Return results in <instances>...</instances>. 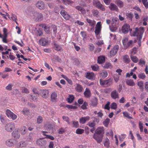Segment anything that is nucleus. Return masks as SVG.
<instances>
[{"mask_svg":"<svg viewBox=\"0 0 148 148\" xmlns=\"http://www.w3.org/2000/svg\"><path fill=\"white\" fill-rule=\"evenodd\" d=\"M144 31V29L143 27H141L139 28L136 27L135 30L133 32V36H136L137 39L140 41Z\"/></svg>","mask_w":148,"mask_h":148,"instance_id":"nucleus-1","label":"nucleus"},{"mask_svg":"<svg viewBox=\"0 0 148 148\" xmlns=\"http://www.w3.org/2000/svg\"><path fill=\"white\" fill-rule=\"evenodd\" d=\"M122 42L124 48L127 49L133 46V41L132 40H129L128 37H126L123 39Z\"/></svg>","mask_w":148,"mask_h":148,"instance_id":"nucleus-2","label":"nucleus"},{"mask_svg":"<svg viewBox=\"0 0 148 148\" xmlns=\"http://www.w3.org/2000/svg\"><path fill=\"white\" fill-rule=\"evenodd\" d=\"M112 80V78H110L108 79L105 80H103L100 79L99 80V82L101 85L107 87L109 86L111 84Z\"/></svg>","mask_w":148,"mask_h":148,"instance_id":"nucleus-3","label":"nucleus"},{"mask_svg":"<svg viewBox=\"0 0 148 148\" xmlns=\"http://www.w3.org/2000/svg\"><path fill=\"white\" fill-rule=\"evenodd\" d=\"M15 127V125L13 123H10L6 124L5 126V130L8 132H11Z\"/></svg>","mask_w":148,"mask_h":148,"instance_id":"nucleus-4","label":"nucleus"},{"mask_svg":"<svg viewBox=\"0 0 148 148\" xmlns=\"http://www.w3.org/2000/svg\"><path fill=\"white\" fill-rule=\"evenodd\" d=\"M101 27V22L99 21L97 23L95 27V31L96 36L98 35L100 32Z\"/></svg>","mask_w":148,"mask_h":148,"instance_id":"nucleus-5","label":"nucleus"},{"mask_svg":"<svg viewBox=\"0 0 148 148\" xmlns=\"http://www.w3.org/2000/svg\"><path fill=\"white\" fill-rule=\"evenodd\" d=\"M6 114L8 117H10L13 120L16 119L17 117L16 115L13 113L11 111L8 109L6 110Z\"/></svg>","mask_w":148,"mask_h":148,"instance_id":"nucleus-6","label":"nucleus"},{"mask_svg":"<svg viewBox=\"0 0 148 148\" xmlns=\"http://www.w3.org/2000/svg\"><path fill=\"white\" fill-rule=\"evenodd\" d=\"M19 129L15 130L12 133V136L16 139H18L20 137V134L18 133Z\"/></svg>","mask_w":148,"mask_h":148,"instance_id":"nucleus-7","label":"nucleus"},{"mask_svg":"<svg viewBox=\"0 0 148 148\" xmlns=\"http://www.w3.org/2000/svg\"><path fill=\"white\" fill-rule=\"evenodd\" d=\"M34 18L37 21H41L43 18V16L41 13L35 12L34 14Z\"/></svg>","mask_w":148,"mask_h":148,"instance_id":"nucleus-8","label":"nucleus"},{"mask_svg":"<svg viewBox=\"0 0 148 148\" xmlns=\"http://www.w3.org/2000/svg\"><path fill=\"white\" fill-rule=\"evenodd\" d=\"M130 30V26L127 24L124 25L122 27L121 29L123 32L125 34L127 33Z\"/></svg>","mask_w":148,"mask_h":148,"instance_id":"nucleus-9","label":"nucleus"},{"mask_svg":"<svg viewBox=\"0 0 148 148\" xmlns=\"http://www.w3.org/2000/svg\"><path fill=\"white\" fill-rule=\"evenodd\" d=\"M39 42L40 44L42 46L48 45L50 42V41L48 39L45 38L40 39Z\"/></svg>","mask_w":148,"mask_h":148,"instance_id":"nucleus-10","label":"nucleus"},{"mask_svg":"<svg viewBox=\"0 0 148 148\" xmlns=\"http://www.w3.org/2000/svg\"><path fill=\"white\" fill-rule=\"evenodd\" d=\"M60 13L64 18L66 20H68L71 18V16L63 10H62Z\"/></svg>","mask_w":148,"mask_h":148,"instance_id":"nucleus-11","label":"nucleus"},{"mask_svg":"<svg viewBox=\"0 0 148 148\" xmlns=\"http://www.w3.org/2000/svg\"><path fill=\"white\" fill-rule=\"evenodd\" d=\"M86 77L88 79L94 80L95 79V75L93 72H87L86 75Z\"/></svg>","mask_w":148,"mask_h":148,"instance_id":"nucleus-12","label":"nucleus"},{"mask_svg":"<svg viewBox=\"0 0 148 148\" xmlns=\"http://www.w3.org/2000/svg\"><path fill=\"white\" fill-rule=\"evenodd\" d=\"M119 49V46L116 45L114 46L112 49L110 51V54L111 56H113L116 53Z\"/></svg>","mask_w":148,"mask_h":148,"instance_id":"nucleus-13","label":"nucleus"},{"mask_svg":"<svg viewBox=\"0 0 148 148\" xmlns=\"http://www.w3.org/2000/svg\"><path fill=\"white\" fill-rule=\"evenodd\" d=\"M110 96L111 97L114 99H119V94L116 90H113L111 93Z\"/></svg>","mask_w":148,"mask_h":148,"instance_id":"nucleus-14","label":"nucleus"},{"mask_svg":"<svg viewBox=\"0 0 148 148\" xmlns=\"http://www.w3.org/2000/svg\"><path fill=\"white\" fill-rule=\"evenodd\" d=\"M75 90L78 92L80 93L82 92L83 90V86L81 85L76 84L75 85Z\"/></svg>","mask_w":148,"mask_h":148,"instance_id":"nucleus-15","label":"nucleus"},{"mask_svg":"<svg viewBox=\"0 0 148 148\" xmlns=\"http://www.w3.org/2000/svg\"><path fill=\"white\" fill-rule=\"evenodd\" d=\"M36 6L38 9L42 10L43 9L45 8V5L43 2L42 1H38L36 4Z\"/></svg>","mask_w":148,"mask_h":148,"instance_id":"nucleus-16","label":"nucleus"},{"mask_svg":"<svg viewBox=\"0 0 148 148\" xmlns=\"http://www.w3.org/2000/svg\"><path fill=\"white\" fill-rule=\"evenodd\" d=\"M41 96L44 98H46L48 97L49 92L47 90H42L41 92Z\"/></svg>","mask_w":148,"mask_h":148,"instance_id":"nucleus-17","label":"nucleus"},{"mask_svg":"<svg viewBox=\"0 0 148 148\" xmlns=\"http://www.w3.org/2000/svg\"><path fill=\"white\" fill-rule=\"evenodd\" d=\"M46 141L41 138L37 140L36 141V144L40 146L44 145L46 144Z\"/></svg>","mask_w":148,"mask_h":148,"instance_id":"nucleus-18","label":"nucleus"},{"mask_svg":"<svg viewBox=\"0 0 148 148\" xmlns=\"http://www.w3.org/2000/svg\"><path fill=\"white\" fill-rule=\"evenodd\" d=\"M118 19L116 17H113L112 19V27H114L119 23Z\"/></svg>","mask_w":148,"mask_h":148,"instance_id":"nucleus-19","label":"nucleus"},{"mask_svg":"<svg viewBox=\"0 0 148 148\" xmlns=\"http://www.w3.org/2000/svg\"><path fill=\"white\" fill-rule=\"evenodd\" d=\"M19 131H20L21 135H24L25 134L27 131V128L24 126H23L19 129Z\"/></svg>","mask_w":148,"mask_h":148,"instance_id":"nucleus-20","label":"nucleus"},{"mask_svg":"<svg viewBox=\"0 0 148 148\" xmlns=\"http://www.w3.org/2000/svg\"><path fill=\"white\" fill-rule=\"evenodd\" d=\"M14 140L13 139H9L7 140L5 142V144L9 147H12L14 145Z\"/></svg>","mask_w":148,"mask_h":148,"instance_id":"nucleus-21","label":"nucleus"},{"mask_svg":"<svg viewBox=\"0 0 148 148\" xmlns=\"http://www.w3.org/2000/svg\"><path fill=\"white\" fill-rule=\"evenodd\" d=\"M57 94L55 92H53L51 96V101L52 102H56L57 99Z\"/></svg>","mask_w":148,"mask_h":148,"instance_id":"nucleus-22","label":"nucleus"},{"mask_svg":"<svg viewBox=\"0 0 148 148\" xmlns=\"http://www.w3.org/2000/svg\"><path fill=\"white\" fill-rule=\"evenodd\" d=\"M90 117L89 116H87L85 117H82L79 119V122L80 123L83 124L85 123L86 121H89Z\"/></svg>","mask_w":148,"mask_h":148,"instance_id":"nucleus-23","label":"nucleus"},{"mask_svg":"<svg viewBox=\"0 0 148 148\" xmlns=\"http://www.w3.org/2000/svg\"><path fill=\"white\" fill-rule=\"evenodd\" d=\"M104 129L103 127H99L96 130L95 132L97 134H100L104 132Z\"/></svg>","mask_w":148,"mask_h":148,"instance_id":"nucleus-24","label":"nucleus"},{"mask_svg":"<svg viewBox=\"0 0 148 148\" xmlns=\"http://www.w3.org/2000/svg\"><path fill=\"white\" fill-rule=\"evenodd\" d=\"M109 8L111 10L118 11L119 9L117 6L114 4L111 3L109 6Z\"/></svg>","mask_w":148,"mask_h":148,"instance_id":"nucleus-25","label":"nucleus"},{"mask_svg":"<svg viewBox=\"0 0 148 148\" xmlns=\"http://www.w3.org/2000/svg\"><path fill=\"white\" fill-rule=\"evenodd\" d=\"M93 137L98 143H100L102 141V138L99 136L96 135L95 134H94Z\"/></svg>","mask_w":148,"mask_h":148,"instance_id":"nucleus-26","label":"nucleus"},{"mask_svg":"<svg viewBox=\"0 0 148 148\" xmlns=\"http://www.w3.org/2000/svg\"><path fill=\"white\" fill-rule=\"evenodd\" d=\"M105 58L103 56H100L98 57L97 59L98 62L99 64H102L105 62Z\"/></svg>","mask_w":148,"mask_h":148,"instance_id":"nucleus-27","label":"nucleus"},{"mask_svg":"<svg viewBox=\"0 0 148 148\" xmlns=\"http://www.w3.org/2000/svg\"><path fill=\"white\" fill-rule=\"evenodd\" d=\"M99 73L100 76L103 78H105L108 75L107 72L104 70L100 71Z\"/></svg>","mask_w":148,"mask_h":148,"instance_id":"nucleus-28","label":"nucleus"},{"mask_svg":"<svg viewBox=\"0 0 148 148\" xmlns=\"http://www.w3.org/2000/svg\"><path fill=\"white\" fill-rule=\"evenodd\" d=\"M84 94L86 97H90L91 96V92L90 90L88 88H86Z\"/></svg>","mask_w":148,"mask_h":148,"instance_id":"nucleus-29","label":"nucleus"},{"mask_svg":"<svg viewBox=\"0 0 148 148\" xmlns=\"http://www.w3.org/2000/svg\"><path fill=\"white\" fill-rule=\"evenodd\" d=\"M86 20L90 26L94 27L95 25L96 21H95L92 20L88 18H86Z\"/></svg>","mask_w":148,"mask_h":148,"instance_id":"nucleus-30","label":"nucleus"},{"mask_svg":"<svg viewBox=\"0 0 148 148\" xmlns=\"http://www.w3.org/2000/svg\"><path fill=\"white\" fill-rule=\"evenodd\" d=\"M126 84L130 86H133L135 85V83L133 80L131 79H127L126 81Z\"/></svg>","mask_w":148,"mask_h":148,"instance_id":"nucleus-31","label":"nucleus"},{"mask_svg":"<svg viewBox=\"0 0 148 148\" xmlns=\"http://www.w3.org/2000/svg\"><path fill=\"white\" fill-rule=\"evenodd\" d=\"M103 144L105 147L108 148L110 147V140L108 138L105 139L103 142Z\"/></svg>","mask_w":148,"mask_h":148,"instance_id":"nucleus-32","label":"nucleus"},{"mask_svg":"<svg viewBox=\"0 0 148 148\" xmlns=\"http://www.w3.org/2000/svg\"><path fill=\"white\" fill-rule=\"evenodd\" d=\"M123 60L125 63H129L130 60L129 56L127 55H125L123 57Z\"/></svg>","mask_w":148,"mask_h":148,"instance_id":"nucleus-33","label":"nucleus"},{"mask_svg":"<svg viewBox=\"0 0 148 148\" xmlns=\"http://www.w3.org/2000/svg\"><path fill=\"white\" fill-rule=\"evenodd\" d=\"M45 31L47 34H49L52 30V28L48 26H45L44 27Z\"/></svg>","mask_w":148,"mask_h":148,"instance_id":"nucleus-34","label":"nucleus"},{"mask_svg":"<svg viewBox=\"0 0 148 148\" xmlns=\"http://www.w3.org/2000/svg\"><path fill=\"white\" fill-rule=\"evenodd\" d=\"M75 8L80 11L81 13L83 14H85L86 12V10L81 7L79 6H77L75 7Z\"/></svg>","mask_w":148,"mask_h":148,"instance_id":"nucleus-35","label":"nucleus"},{"mask_svg":"<svg viewBox=\"0 0 148 148\" xmlns=\"http://www.w3.org/2000/svg\"><path fill=\"white\" fill-rule=\"evenodd\" d=\"M115 3L120 8H122L123 6V3L120 0H116V1Z\"/></svg>","mask_w":148,"mask_h":148,"instance_id":"nucleus-36","label":"nucleus"},{"mask_svg":"<svg viewBox=\"0 0 148 148\" xmlns=\"http://www.w3.org/2000/svg\"><path fill=\"white\" fill-rule=\"evenodd\" d=\"M92 13L94 16L98 17L99 16V12L97 10L93 9L92 10Z\"/></svg>","mask_w":148,"mask_h":148,"instance_id":"nucleus-37","label":"nucleus"},{"mask_svg":"<svg viewBox=\"0 0 148 148\" xmlns=\"http://www.w3.org/2000/svg\"><path fill=\"white\" fill-rule=\"evenodd\" d=\"M103 67L105 69H111L112 67V66L110 63L106 62L103 66Z\"/></svg>","mask_w":148,"mask_h":148,"instance_id":"nucleus-38","label":"nucleus"},{"mask_svg":"<svg viewBox=\"0 0 148 148\" xmlns=\"http://www.w3.org/2000/svg\"><path fill=\"white\" fill-rule=\"evenodd\" d=\"M45 128L47 130L51 132L53 128L51 125L50 124H47L45 125Z\"/></svg>","mask_w":148,"mask_h":148,"instance_id":"nucleus-39","label":"nucleus"},{"mask_svg":"<svg viewBox=\"0 0 148 148\" xmlns=\"http://www.w3.org/2000/svg\"><path fill=\"white\" fill-rule=\"evenodd\" d=\"M137 84L139 86L140 89L143 91L144 90V84L143 81H140L138 82Z\"/></svg>","mask_w":148,"mask_h":148,"instance_id":"nucleus-40","label":"nucleus"},{"mask_svg":"<svg viewBox=\"0 0 148 148\" xmlns=\"http://www.w3.org/2000/svg\"><path fill=\"white\" fill-rule=\"evenodd\" d=\"M91 68L92 70L94 71H97L99 70V67L97 64L91 65Z\"/></svg>","mask_w":148,"mask_h":148,"instance_id":"nucleus-41","label":"nucleus"},{"mask_svg":"<svg viewBox=\"0 0 148 148\" xmlns=\"http://www.w3.org/2000/svg\"><path fill=\"white\" fill-rule=\"evenodd\" d=\"M74 97L73 95H69L67 99L68 102L71 103L73 102L74 99Z\"/></svg>","mask_w":148,"mask_h":148,"instance_id":"nucleus-42","label":"nucleus"},{"mask_svg":"<svg viewBox=\"0 0 148 148\" xmlns=\"http://www.w3.org/2000/svg\"><path fill=\"white\" fill-rule=\"evenodd\" d=\"M110 119L109 118H107L103 122V125L106 127H108Z\"/></svg>","mask_w":148,"mask_h":148,"instance_id":"nucleus-43","label":"nucleus"},{"mask_svg":"<svg viewBox=\"0 0 148 148\" xmlns=\"http://www.w3.org/2000/svg\"><path fill=\"white\" fill-rule=\"evenodd\" d=\"M93 4L98 8L101 5L99 1L97 0H94L93 1Z\"/></svg>","mask_w":148,"mask_h":148,"instance_id":"nucleus-44","label":"nucleus"},{"mask_svg":"<svg viewBox=\"0 0 148 148\" xmlns=\"http://www.w3.org/2000/svg\"><path fill=\"white\" fill-rule=\"evenodd\" d=\"M123 116L127 118L128 119H132V117H131L130 116V114L126 112H123Z\"/></svg>","mask_w":148,"mask_h":148,"instance_id":"nucleus-45","label":"nucleus"},{"mask_svg":"<svg viewBox=\"0 0 148 148\" xmlns=\"http://www.w3.org/2000/svg\"><path fill=\"white\" fill-rule=\"evenodd\" d=\"M113 77L115 82L117 83L119 80L120 76L117 74H115L113 75Z\"/></svg>","mask_w":148,"mask_h":148,"instance_id":"nucleus-46","label":"nucleus"},{"mask_svg":"<svg viewBox=\"0 0 148 148\" xmlns=\"http://www.w3.org/2000/svg\"><path fill=\"white\" fill-rule=\"evenodd\" d=\"M84 130L81 129H77L76 130V133L78 134H82L84 132Z\"/></svg>","mask_w":148,"mask_h":148,"instance_id":"nucleus-47","label":"nucleus"},{"mask_svg":"<svg viewBox=\"0 0 148 148\" xmlns=\"http://www.w3.org/2000/svg\"><path fill=\"white\" fill-rule=\"evenodd\" d=\"M54 47L55 50L58 51H60L62 49L61 46L56 44H54Z\"/></svg>","mask_w":148,"mask_h":148,"instance_id":"nucleus-48","label":"nucleus"},{"mask_svg":"<svg viewBox=\"0 0 148 148\" xmlns=\"http://www.w3.org/2000/svg\"><path fill=\"white\" fill-rule=\"evenodd\" d=\"M11 18L12 19L15 21L16 23L18 25V24L16 22V21L17 20V18L16 16L14 14H12L11 15Z\"/></svg>","mask_w":148,"mask_h":148,"instance_id":"nucleus-49","label":"nucleus"},{"mask_svg":"<svg viewBox=\"0 0 148 148\" xmlns=\"http://www.w3.org/2000/svg\"><path fill=\"white\" fill-rule=\"evenodd\" d=\"M87 125L91 127H94L95 125V123L94 121L92 122H89L88 123Z\"/></svg>","mask_w":148,"mask_h":148,"instance_id":"nucleus-50","label":"nucleus"},{"mask_svg":"<svg viewBox=\"0 0 148 148\" xmlns=\"http://www.w3.org/2000/svg\"><path fill=\"white\" fill-rule=\"evenodd\" d=\"M131 58L132 61L135 63H136L138 61L137 58L135 56H131Z\"/></svg>","mask_w":148,"mask_h":148,"instance_id":"nucleus-51","label":"nucleus"},{"mask_svg":"<svg viewBox=\"0 0 148 148\" xmlns=\"http://www.w3.org/2000/svg\"><path fill=\"white\" fill-rule=\"evenodd\" d=\"M62 119L64 121H66L68 124H70L69 119L68 116H63Z\"/></svg>","mask_w":148,"mask_h":148,"instance_id":"nucleus-52","label":"nucleus"},{"mask_svg":"<svg viewBox=\"0 0 148 148\" xmlns=\"http://www.w3.org/2000/svg\"><path fill=\"white\" fill-rule=\"evenodd\" d=\"M42 117L40 116H38L37 119V123L38 124L41 123L42 122Z\"/></svg>","mask_w":148,"mask_h":148,"instance_id":"nucleus-53","label":"nucleus"},{"mask_svg":"<svg viewBox=\"0 0 148 148\" xmlns=\"http://www.w3.org/2000/svg\"><path fill=\"white\" fill-rule=\"evenodd\" d=\"M65 131L64 128L61 127L58 130V133L60 134H61L64 133Z\"/></svg>","mask_w":148,"mask_h":148,"instance_id":"nucleus-54","label":"nucleus"},{"mask_svg":"<svg viewBox=\"0 0 148 148\" xmlns=\"http://www.w3.org/2000/svg\"><path fill=\"white\" fill-rule=\"evenodd\" d=\"M26 146V144L25 142L21 141L20 142L18 145V147H24Z\"/></svg>","mask_w":148,"mask_h":148,"instance_id":"nucleus-55","label":"nucleus"},{"mask_svg":"<svg viewBox=\"0 0 148 148\" xmlns=\"http://www.w3.org/2000/svg\"><path fill=\"white\" fill-rule=\"evenodd\" d=\"M22 112L24 115H27L28 114L29 110L28 108H25L23 109Z\"/></svg>","mask_w":148,"mask_h":148,"instance_id":"nucleus-56","label":"nucleus"},{"mask_svg":"<svg viewBox=\"0 0 148 148\" xmlns=\"http://www.w3.org/2000/svg\"><path fill=\"white\" fill-rule=\"evenodd\" d=\"M139 129L141 132H143V124L141 121H139Z\"/></svg>","mask_w":148,"mask_h":148,"instance_id":"nucleus-57","label":"nucleus"},{"mask_svg":"<svg viewBox=\"0 0 148 148\" xmlns=\"http://www.w3.org/2000/svg\"><path fill=\"white\" fill-rule=\"evenodd\" d=\"M52 30L53 29V34H55L57 32V27L55 25H52L51 26Z\"/></svg>","mask_w":148,"mask_h":148,"instance_id":"nucleus-58","label":"nucleus"},{"mask_svg":"<svg viewBox=\"0 0 148 148\" xmlns=\"http://www.w3.org/2000/svg\"><path fill=\"white\" fill-rule=\"evenodd\" d=\"M117 108V105L115 102H113L111 104V108L112 109L115 110Z\"/></svg>","mask_w":148,"mask_h":148,"instance_id":"nucleus-59","label":"nucleus"},{"mask_svg":"<svg viewBox=\"0 0 148 148\" xmlns=\"http://www.w3.org/2000/svg\"><path fill=\"white\" fill-rule=\"evenodd\" d=\"M72 122L73 127L77 128L79 127V124L78 122L73 121H72Z\"/></svg>","mask_w":148,"mask_h":148,"instance_id":"nucleus-60","label":"nucleus"},{"mask_svg":"<svg viewBox=\"0 0 148 148\" xmlns=\"http://www.w3.org/2000/svg\"><path fill=\"white\" fill-rule=\"evenodd\" d=\"M138 77L140 79H144L146 77V76L144 73H142L139 74L138 76Z\"/></svg>","mask_w":148,"mask_h":148,"instance_id":"nucleus-61","label":"nucleus"},{"mask_svg":"<svg viewBox=\"0 0 148 148\" xmlns=\"http://www.w3.org/2000/svg\"><path fill=\"white\" fill-rule=\"evenodd\" d=\"M129 136L130 137V138L133 141L135 140L134 137L133 135L132 132V131H130L129 134Z\"/></svg>","mask_w":148,"mask_h":148,"instance_id":"nucleus-62","label":"nucleus"},{"mask_svg":"<svg viewBox=\"0 0 148 148\" xmlns=\"http://www.w3.org/2000/svg\"><path fill=\"white\" fill-rule=\"evenodd\" d=\"M97 115L98 117H100L101 118L103 115L102 111L101 110H100L99 112H97Z\"/></svg>","mask_w":148,"mask_h":148,"instance_id":"nucleus-63","label":"nucleus"},{"mask_svg":"<svg viewBox=\"0 0 148 148\" xmlns=\"http://www.w3.org/2000/svg\"><path fill=\"white\" fill-rule=\"evenodd\" d=\"M145 7L146 8H148V1H142Z\"/></svg>","mask_w":148,"mask_h":148,"instance_id":"nucleus-64","label":"nucleus"}]
</instances>
